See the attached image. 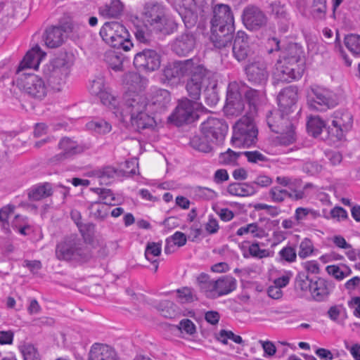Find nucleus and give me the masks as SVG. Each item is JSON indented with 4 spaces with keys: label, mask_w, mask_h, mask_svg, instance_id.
Instances as JSON below:
<instances>
[{
    "label": "nucleus",
    "mask_w": 360,
    "mask_h": 360,
    "mask_svg": "<svg viewBox=\"0 0 360 360\" xmlns=\"http://www.w3.org/2000/svg\"><path fill=\"white\" fill-rule=\"evenodd\" d=\"M210 70L198 58L169 63L163 69L161 80L164 84H177L181 77H187L186 90L188 96L199 100L202 86L207 79Z\"/></svg>",
    "instance_id": "nucleus-1"
},
{
    "label": "nucleus",
    "mask_w": 360,
    "mask_h": 360,
    "mask_svg": "<svg viewBox=\"0 0 360 360\" xmlns=\"http://www.w3.org/2000/svg\"><path fill=\"white\" fill-rule=\"evenodd\" d=\"M211 42L217 49L231 46L235 32L234 17L231 7L227 4H217L213 9L210 21Z\"/></svg>",
    "instance_id": "nucleus-2"
},
{
    "label": "nucleus",
    "mask_w": 360,
    "mask_h": 360,
    "mask_svg": "<svg viewBox=\"0 0 360 360\" xmlns=\"http://www.w3.org/2000/svg\"><path fill=\"white\" fill-rule=\"evenodd\" d=\"M121 106L120 113L122 117H130L131 126L138 131L152 129L155 124L153 117L145 112L147 108L146 98L144 96L134 94L131 97L126 95Z\"/></svg>",
    "instance_id": "nucleus-3"
},
{
    "label": "nucleus",
    "mask_w": 360,
    "mask_h": 360,
    "mask_svg": "<svg viewBox=\"0 0 360 360\" xmlns=\"http://www.w3.org/2000/svg\"><path fill=\"white\" fill-rule=\"evenodd\" d=\"M142 15L156 34L169 35L177 30L178 24L165 17V7L161 2L155 0L146 1L143 7Z\"/></svg>",
    "instance_id": "nucleus-4"
},
{
    "label": "nucleus",
    "mask_w": 360,
    "mask_h": 360,
    "mask_svg": "<svg viewBox=\"0 0 360 360\" xmlns=\"http://www.w3.org/2000/svg\"><path fill=\"white\" fill-rule=\"evenodd\" d=\"M56 257L61 261L84 263L89 261L91 254L82 239L76 235L65 236L56 247Z\"/></svg>",
    "instance_id": "nucleus-5"
},
{
    "label": "nucleus",
    "mask_w": 360,
    "mask_h": 360,
    "mask_svg": "<svg viewBox=\"0 0 360 360\" xmlns=\"http://www.w3.org/2000/svg\"><path fill=\"white\" fill-rule=\"evenodd\" d=\"M99 34L105 44L115 49L127 51L133 46L129 31L118 21L105 22Z\"/></svg>",
    "instance_id": "nucleus-6"
},
{
    "label": "nucleus",
    "mask_w": 360,
    "mask_h": 360,
    "mask_svg": "<svg viewBox=\"0 0 360 360\" xmlns=\"http://www.w3.org/2000/svg\"><path fill=\"white\" fill-rule=\"evenodd\" d=\"M258 130L253 120L243 116L233 127L231 143L235 148H248L257 140Z\"/></svg>",
    "instance_id": "nucleus-7"
},
{
    "label": "nucleus",
    "mask_w": 360,
    "mask_h": 360,
    "mask_svg": "<svg viewBox=\"0 0 360 360\" xmlns=\"http://www.w3.org/2000/svg\"><path fill=\"white\" fill-rule=\"evenodd\" d=\"M197 100L184 98L178 103L174 112L168 117V120L177 127L185 124H191L199 118L197 110L200 103Z\"/></svg>",
    "instance_id": "nucleus-8"
},
{
    "label": "nucleus",
    "mask_w": 360,
    "mask_h": 360,
    "mask_svg": "<svg viewBox=\"0 0 360 360\" xmlns=\"http://www.w3.org/2000/svg\"><path fill=\"white\" fill-rule=\"evenodd\" d=\"M307 103L311 110L324 112L338 104L337 95L328 89L316 86L311 88L307 96Z\"/></svg>",
    "instance_id": "nucleus-9"
},
{
    "label": "nucleus",
    "mask_w": 360,
    "mask_h": 360,
    "mask_svg": "<svg viewBox=\"0 0 360 360\" xmlns=\"http://www.w3.org/2000/svg\"><path fill=\"white\" fill-rule=\"evenodd\" d=\"M68 74L67 63L64 59L60 58H54L43 68L44 77L51 88L56 91H60L62 89Z\"/></svg>",
    "instance_id": "nucleus-10"
},
{
    "label": "nucleus",
    "mask_w": 360,
    "mask_h": 360,
    "mask_svg": "<svg viewBox=\"0 0 360 360\" xmlns=\"http://www.w3.org/2000/svg\"><path fill=\"white\" fill-rule=\"evenodd\" d=\"M245 101L240 82H230L227 87L224 112L230 115L238 116L245 110Z\"/></svg>",
    "instance_id": "nucleus-11"
},
{
    "label": "nucleus",
    "mask_w": 360,
    "mask_h": 360,
    "mask_svg": "<svg viewBox=\"0 0 360 360\" xmlns=\"http://www.w3.org/2000/svg\"><path fill=\"white\" fill-rule=\"evenodd\" d=\"M228 129V124L224 120L212 117H208L200 125L201 134L215 143L224 141Z\"/></svg>",
    "instance_id": "nucleus-12"
},
{
    "label": "nucleus",
    "mask_w": 360,
    "mask_h": 360,
    "mask_svg": "<svg viewBox=\"0 0 360 360\" xmlns=\"http://www.w3.org/2000/svg\"><path fill=\"white\" fill-rule=\"evenodd\" d=\"M133 63L138 70L151 72L160 67L161 56L154 49H144L135 54Z\"/></svg>",
    "instance_id": "nucleus-13"
},
{
    "label": "nucleus",
    "mask_w": 360,
    "mask_h": 360,
    "mask_svg": "<svg viewBox=\"0 0 360 360\" xmlns=\"http://www.w3.org/2000/svg\"><path fill=\"white\" fill-rule=\"evenodd\" d=\"M21 84L26 94L38 101L43 100L47 95L48 87L44 80L34 73H25Z\"/></svg>",
    "instance_id": "nucleus-14"
},
{
    "label": "nucleus",
    "mask_w": 360,
    "mask_h": 360,
    "mask_svg": "<svg viewBox=\"0 0 360 360\" xmlns=\"http://www.w3.org/2000/svg\"><path fill=\"white\" fill-rule=\"evenodd\" d=\"M242 21L245 27L250 31H257L267 24L265 13L255 5H248L243 11Z\"/></svg>",
    "instance_id": "nucleus-15"
},
{
    "label": "nucleus",
    "mask_w": 360,
    "mask_h": 360,
    "mask_svg": "<svg viewBox=\"0 0 360 360\" xmlns=\"http://www.w3.org/2000/svg\"><path fill=\"white\" fill-rule=\"evenodd\" d=\"M335 288V284L333 281L320 276H315L309 291L311 300L316 302H326Z\"/></svg>",
    "instance_id": "nucleus-16"
},
{
    "label": "nucleus",
    "mask_w": 360,
    "mask_h": 360,
    "mask_svg": "<svg viewBox=\"0 0 360 360\" xmlns=\"http://www.w3.org/2000/svg\"><path fill=\"white\" fill-rule=\"evenodd\" d=\"M278 111L292 119L291 115L298 109L297 88L290 86L282 89L278 95Z\"/></svg>",
    "instance_id": "nucleus-17"
},
{
    "label": "nucleus",
    "mask_w": 360,
    "mask_h": 360,
    "mask_svg": "<svg viewBox=\"0 0 360 360\" xmlns=\"http://www.w3.org/2000/svg\"><path fill=\"white\" fill-rule=\"evenodd\" d=\"M248 81L253 86L264 87L268 81L269 73L266 64L262 61L249 63L244 68Z\"/></svg>",
    "instance_id": "nucleus-18"
},
{
    "label": "nucleus",
    "mask_w": 360,
    "mask_h": 360,
    "mask_svg": "<svg viewBox=\"0 0 360 360\" xmlns=\"http://www.w3.org/2000/svg\"><path fill=\"white\" fill-rule=\"evenodd\" d=\"M234 58L238 62L245 61L250 54L249 37L245 32L239 30L233 38L231 44Z\"/></svg>",
    "instance_id": "nucleus-19"
},
{
    "label": "nucleus",
    "mask_w": 360,
    "mask_h": 360,
    "mask_svg": "<svg viewBox=\"0 0 360 360\" xmlns=\"http://www.w3.org/2000/svg\"><path fill=\"white\" fill-rule=\"evenodd\" d=\"M266 121L270 130L276 134H283V131L294 125L291 117L283 115L277 110L269 111L266 114Z\"/></svg>",
    "instance_id": "nucleus-20"
},
{
    "label": "nucleus",
    "mask_w": 360,
    "mask_h": 360,
    "mask_svg": "<svg viewBox=\"0 0 360 360\" xmlns=\"http://www.w3.org/2000/svg\"><path fill=\"white\" fill-rule=\"evenodd\" d=\"M195 46V34L191 32H185L176 37L172 49L176 55L186 56L194 50Z\"/></svg>",
    "instance_id": "nucleus-21"
},
{
    "label": "nucleus",
    "mask_w": 360,
    "mask_h": 360,
    "mask_svg": "<svg viewBox=\"0 0 360 360\" xmlns=\"http://www.w3.org/2000/svg\"><path fill=\"white\" fill-rule=\"evenodd\" d=\"M46 53L41 51L39 45H36L29 50L22 60L19 63L16 70V74L20 75L24 70L38 68L41 60L44 58Z\"/></svg>",
    "instance_id": "nucleus-22"
},
{
    "label": "nucleus",
    "mask_w": 360,
    "mask_h": 360,
    "mask_svg": "<svg viewBox=\"0 0 360 360\" xmlns=\"http://www.w3.org/2000/svg\"><path fill=\"white\" fill-rule=\"evenodd\" d=\"M171 101V95L169 91L160 89L156 90L147 106L155 112L162 113L166 110Z\"/></svg>",
    "instance_id": "nucleus-23"
},
{
    "label": "nucleus",
    "mask_w": 360,
    "mask_h": 360,
    "mask_svg": "<svg viewBox=\"0 0 360 360\" xmlns=\"http://www.w3.org/2000/svg\"><path fill=\"white\" fill-rule=\"evenodd\" d=\"M89 360H119L115 350L104 344L94 343L89 352Z\"/></svg>",
    "instance_id": "nucleus-24"
},
{
    "label": "nucleus",
    "mask_w": 360,
    "mask_h": 360,
    "mask_svg": "<svg viewBox=\"0 0 360 360\" xmlns=\"http://www.w3.org/2000/svg\"><path fill=\"white\" fill-rule=\"evenodd\" d=\"M58 148L62 152L55 156L57 160H62L83 153L85 150L82 145L77 144L70 138H63L58 143Z\"/></svg>",
    "instance_id": "nucleus-25"
},
{
    "label": "nucleus",
    "mask_w": 360,
    "mask_h": 360,
    "mask_svg": "<svg viewBox=\"0 0 360 360\" xmlns=\"http://www.w3.org/2000/svg\"><path fill=\"white\" fill-rule=\"evenodd\" d=\"M213 295L214 299L226 295L237 287L236 279L230 275L221 276L214 281Z\"/></svg>",
    "instance_id": "nucleus-26"
},
{
    "label": "nucleus",
    "mask_w": 360,
    "mask_h": 360,
    "mask_svg": "<svg viewBox=\"0 0 360 360\" xmlns=\"http://www.w3.org/2000/svg\"><path fill=\"white\" fill-rule=\"evenodd\" d=\"M276 70V75L277 79L282 82L290 83L293 81H297L303 75L300 73L299 68L297 70L290 68L286 64H284V62L278 60Z\"/></svg>",
    "instance_id": "nucleus-27"
},
{
    "label": "nucleus",
    "mask_w": 360,
    "mask_h": 360,
    "mask_svg": "<svg viewBox=\"0 0 360 360\" xmlns=\"http://www.w3.org/2000/svg\"><path fill=\"white\" fill-rule=\"evenodd\" d=\"M45 44L51 49L60 46L64 42L65 35L57 26L47 27L43 35Z\"/></svg>",
    "instance_id": "nucleus-28"
},
{
    "label": "nucleus",
    "mask_w": 360,
    "mask_h": 360,
    "mask_svg": "<svg viewBox=\"0 0 360 360\" xmlns=\"http://www.w3.org/2000/svg\"><path fill=\"white\" fill-rule=\"evenodd\" d=\"M147 79L135 72H128L122 76V83L133 91H141L147 84Z\"/></svg>",
    "instance_id": "nucleus-29"
},
{
    "label": "nucleus",
    "mask_w": 360,
    "mask_h": 360,
    "mask_svg": "<svg viewBox=\"0 0 360 360\" xmlns=\"http://www.w3.org/2000/svg\"><path fill=\"white\" fill-rule=\"evenodd\" d=\"M210 72L207 76V79L205 82V84L202 86L204 89L205 103L210 107L215 106L219 100V94L217 89V82L216 80H210Z\"/></svg>",
    "instance_id": "nucleus-30"
},
{
    "label": "nucleus",
    "mask_w": 360,
    "mask_h": 360,
    "mask_svg": "<svg viewBox=\"0 0 360 360\" xmlns=\"http://www.w3.org/2000/svg\"><path fill=\"white\" fill-rule=\"evenodd\" d=\"M52 184L44 182L32 186L28 191V198L32 201H38L53 195Z\"/></svg>",
    "instance_id": "nucleus-31"
},
{
    "label": "nucleus",
    "mask_w": 360,
    "mask_h": 360,
    "mask_svg": "<svg viewBox=\"0 0 360 360\" xmlns=\"http://www.w3.org/2000/svg\"><path fill=\"white\" fill-rule=\"evenodd\" d=\"M269 195L271 200L276 202H282L286 198H290L292 200H299L304 198V193L300 192L297 194H293L286 188H282L279 186L272 187L269 191Z\"/></svg>",
    "instance_id": "nucleus-32"
},
{
    "label": "nucleus",
    "mask_w": 360,
    "mask_h": 360,
    "mask_svg": "<svg viewBox=\"0 0 360 360\" xmlns=\"http://www.w3.org/2000/svg\"><path fill=\"white\" fill-rule=\"evenodd\" d=\"M124 7L120 0H111L110 4L99 8V13L107 18H117L122 15Z\"/></svg>",
    "instance_id": "nucleus-33"
},
{
    "label": "nucleus",
    "mask_w": 360,
    "mask_h": 360,
    "mask_svg": "<svg viewBox=\"0 0 360 360\" xmlns=\"http://www.w3.org/2000/svg\"><path fill=\"white\" fill-rule=\"evenodd\" d=\"M227 191L232 195L237 196H250L257 193L256 186L250 183H231L227 188Z\"/></svg>",
    "instance_id": "nucleus-34"
},
{
    "label": "nucleus",
    "mask_w": 360,
    "mask_h": 360,
    "mask_svg": "<svg viewBox=\"0 0 360 360\" xmlns=\"http://www.w3.org/2000/svg\"><path fill=\"white\" fill-rule=\"evenodd\" d=\"M326 127V122L318 115H311L307 122V130L309 135L317 138L325 131Z\"/></svg>",
    "instance_id": "nucleus-35"
},
{
    "label": "nucleus",
    "mask_w": 360,
    "mask_h": 360,
    "mask_svg": "<svg viewBox=\"0 0 360 360\" xmlns=\"http://www.w3.org/2000/svg\"><path fill=\"white\" fill-rule=\"evenodd\" d=\"M314 278H310L305 271H299L295 278L294 288L302 295L310 291Z\"/></svg>",
    "instance_id": "nucleus-36"
},
{
    "label": "nucleus",
    "mask_w": 360,
    "mask_h": 360,
    "mask_svg": "<svg viewBox=\"0 0 360 360\" xmlns=\"http://www.w3.org/2000/svg\"><path fill=\"white\" fill-rule=\"evenodd\" d=\"M196 281L200 290L205 293L207 298L214 299L213 292L215 281L211 280L210 276L207 274L202 272L198 276Z\"/></svg>",
    "instance_id": "nucleus-37"
},
{
    "label": "nucleus",
    "mask_w": 360,
    "mask_h": 360,
    "mask_svg": "<svg viewBox=\"0 0 360 360\" xmlns=\"http://www.w3.org/2000/svg\"><path fill=\"white\" fill-rule=\"evenodd\" d=\"M153 33L155 32L148 23L137 25L134 27V34L139 43L148 44L152 41Z\"/></svg>",
    "instance_id": "nucleus-38"
},
{
    "label": "nucleus",
    "mask_w": 360,
    "mask_h": 360,
    "mask_svg": "<svg viewBox=\"0 0 360 360\" xmlns=\"http://www.w3.org/2000/svg\"><path fill=\"white\" fill-rule=\"evenodd\" d=\"M301 59H305L303 56V50L297 44L290 45L286 51L283 53V56H280L278 61L282 62H293L299 61Z\"/></svg>",
    "instance_id": "nucleus-39"
},
{
    "label": "nucleus",
    "mask_w": 360,
    "mask_h": 360,
    "mask_svg": "<svg viewBox=\"0 0 360 360\" xmlns=\"http://www.w3.org/2000/svg\"><path fill=\"white\" fill-rule=\"evenodd\" d=\"M122 170L112 166H105L95 171L96 176L99 179L101 184L108 185L116 176H119Z\"/></svg>",
    "instance_id": "nucleus-40"
},
{
    "label": "nucleus",
    "mask_w": 360,
    "mask_h": 360,
    "mask_svg": "<svg viewBox=\"0 0 360 360\" xmlns=\"http://www.w3.org/2000/svg\"><path fill=\"white\" fill-rule=\"evenodd\" d=\"M333 122L348 132L352 127L353 117L352 114L345 111H336L334 112Z\"/></svg>",
    "instance_id": "nucleus-41"
},
{
    "label": "nucleus",
    "mask_w": 360,
    "mask_h": 360,
    "mask_svg": "<svg viewBox=\"0 0 360 360\" xmlns=\"http://www.w3.org/2000/svg\"><path fill=\"white\" fill-rule=\"evenodd\" d=\"M162 245L160 243L148 242L145 250V257L147 260L154 265V271L158 269V259H153L154 257H158L161 254Z\"/></svg>",
    "instance_id": "nucleus-42"
},
{
    "label": "nucleus",
    "mask_w": 360,
    "mask_h": 360,
    "mask_svg": "<svg viewBox=\"0 0 360 360\" xmlns=\"http://www.w3.org/2000/svg\"><path fill=\"white\" fill-rule=\"evenodd\" d=\"M212 143L210 140H208L205 137L204 135H195L190 139L191 146L200 152L210 153L212 150Z\"/></svg>",
    "instance_id": "nucleus-43"
},
{
    "label": "nucleus",
    "mask_w": 360,
    "mask_h": 360,
    "mask_svg": "<svg viewBox=\"0 0 360 360\" xmlns=\"http://www.w3.org/2000/svg\"><path fill=\"white\" fill-rule=\"evenodd\" d=\"M240 84L245 103H248L250 108L253 107L255 108L256 105L259 100V90L252 89L244 82H240Z\"/></svg>",
    "instance_id": "nucleus-44"
},
{
    "label": "nucleus",
    "mask_w": 360,
    "mask_h": 360,
    "mask_svg": "<svg viewBox=\"0 0 360 360\" xmlns=\"http://www.w3.org/2000/svg\"><path fill=\"white\" fill-rule=\"evenodd\" d=\"M250 233L253 238H262L265 236V231L263 228L259 227L257 223H251L241 226L236 231V235L242 236L243 235Z\"/></svg>",
    "instance_id": "nucleus-45"
},
{
    "label": "nucleus",
    "mask_w": 360,
    "mask_h": 360,
    "mask_svg": "<svg viewBox=\"0 0 360 360\" xmlns=\"http://www.w3.org/2000/svg\"><path fill=\"white\" fill-rule=\"evenodd\" d=\"M86 127L98 134H106L112 129L111 124L103 119H96L86 123Z\"/></svg>",
    "instance_id": "nucleus-46"
},
{
    "label": "nucleus",
    "mask_w": 360,
    "mask_h": 360,
    "mask_svg": "<svg viewBox=\"0 0 360 360\" xmlns=\"http://www.w3.org/2000/svg\"><path fill=\"white\" fill-rule=\"evenodd\" d=\"M325 132L326 136L323 139H329L333 142L341 141L345 136L346 133H347L333 121L330 125L326 126Z\"/></svg>",
    "instance_id": "nucleus-47"
},
{
    "label": "nucleus",
    "mask_w": 360,
    "mask_h": 360,
    "mask_svg": "<svg viewBox=\"0 0 360 360\" xmlns=\"http://www.w3.org/2000/svg\"><path fill=\"white\" fill-rule=\"evenodd\" d=\"M155 308L160 312V314L167 319H172L176 314V306L169 300L159 302Z\"/></svg>",
    "instance_id": "nucleus-48"
},
{
    "label": "nucleus",
    "mask_w": 360,
    "mask_h": 360,
    "mask_svg": "<svg viewBox=\"0 0 360 360\" xmlns=\"http://www.w3.org/2000/svg\"><path fill=\"white\" fill-rule=\"evenodd\" d=\"M106 61L109 67L115 71H121L123 69L124 56L116 51L107 53Z\"/></svg>",
    "instance_id": "nucleus-49"
},
{
    "label": "nucleus",
    "mask_w": 360,
    "mask_h": 360,
    "mask_svg": "<svg viewBox=\"0 0 360 360\" xmlns=\"http://www.w3.org/2000/svg\"><path fill=\"white\" fill-rule=\"evenodd\" d=\"M242 155V152H235L229 148L226 152L221 153L219 156V162L222 165H237V160Z\"/></svg>",
    "instance_id": "nucleus-50"
},
{
    "label": "nucleus",
    "mask_w": 360,
    "mask_h": 360,
    "mask_svg": "<svg viewBox=\"0 0 360 360\" xmlns=\"http://www.w3.org/2000/svg\"><path fill=\"white\" fill-rule=\"evenodd\" d=\"M106 205L103 202L101 204L100 201H96L91 202L88 209L96 219L103 220L108 214V209Z\"/></svg>",
    "instance_id": "nucleus-51"
},
{
    "label": "nucleus",
    "mask_w": 360,
    "mask_h": 360,
    "mask_svg": "<svg viewBox=\"0 0 360 360\" xmlns=\"http://www.w3.org/2000/svg\"><path fill=\"white\" fill-rule=\"evenodd\" d=\"M326 13V0H313L311 14L316 20H323Z\"/></svg>",
    "instance_id": "nucleus-52"
},
{
    "label": "nucleus",
    "mask_w": 360,
    "mask_h": 360,
    "mask_svg": "<svg viewBox=\"0 0 360 360\" xmlns=\"http://www.w3.org/2000/svg\"><path fill=\"white\" fill-rule=\"evenodd\" d=\"M278 261L280 262L292 263L296 261L297 252L294 247L287 245L283 248L278 254Z\"/></svg>",
    "instance_id": "nucleus-53"
},
{
    "label": "nucleus",
    "mask_w": 360,
    "mask_h": 360,
    "mask_svg": "<svg viewBox=\"0 0 360 360\" xmlns=\"http://www.w3.org/2000/svg\"><path fill=\"white\" fill-rule=\"evenodd\" d=\"M24 360H41L37 349L32 344H24L19 347Z\"/></svg>",
    "instance_id": "nucleus-54"
},
{
    "label": "nucleus",
    "mask_w": 360,
    "mask_h": 360,
    "mask_svg": "<svg viewBox=\"0 0 360 360\" xmlns=\"http://www.w3.org/2000/svg\"><path fill=\"white\" fill-rule=\"evenodd\" d=\"M271 12L276 18L281 22H287L289 19V14L284 5H281V2L275 1L270 5Z\"/></svg>",
    "instance_id": "nucleus-55"
},
{
    "label": "nucleus",
    "mask_w": 360,
    "mask_h": 360,
    "mask_svg": "<svg viewBox=\"0 0 360 360\" xmlns=\"http://www.w3.org/2000/svg\"><path fill=\"white\" fill-rule=\"evenodd\" d=\"M345 46L354 54H360V36L356 34H349L344 39Z\"/></svg>",
    "instance_id": "nucleus-56"
},
{
    "label": "nucleus",
    "mask_w": 360,
    "mask_h": 360,
    "mask_svg": "<svg viewBox=\"0 0 360 360\" xmlns=\"http://www.w3.org/2000/svg\"><path fill=\"white\" fill-rule=\"evenodd\" d=\"M181 13H179L181 16L185 27L187 29L193 27L198 22V14L195 11V9H191L188 11L182 10Z\"/></svg>",
    "instance_id": "nucleus-57"
},
{
    "label": "nucleus",
    "mask_w": 360,
    "mask_h": 360,
    "mask_svg": "<svg viewBox=\"0 0 360 360\" xmlns=\"http://www.w3.org/2000/svg\"><path fill=\"white\" fill-rule=\"evenodd\" d=\"M313 251L314 245L312 241L306 238L300 243L298 255L300 258L304 259L311 255Z\"/></svg>",
    "instance_id": "nucleus-58"
},
{
    "label": "nucleus",
    "mask_w": 360,
    "mask_h": 360,
    "mask_svg": "<svg viewBox=\"0 0 360 360\" xmlns=\"http://www.w3.org/2000/svg\"><path fill=\"white\" fill-rule=\"evenodd\" d=\"M176 327L181 333H186L189 335H193L196 333L195 325L188 319L181 320Z\"/></svg>",
    "instance_id": "nucleus-59"
},
{
    "label": "nucleus",
    "mask_w": 360,
    "mask_h": 360,
    "mask_svg": "<svg viewBox=\"0 0 360 360\" xmlns=\"http://www.w3.org/2000/svg\"><path fill=\"white\" fill-rule=\"evenodd\" d=\"M179 297L183 303H191L196 300L193 290L188 287H184L176 290Z\"/></svg>",
    "instance_id": "nucleus-60"
},
{
    "label": "nucleus",
    "mask_w": 360,
    "mask_h": 360,
    "mask_svg": "<svg viewBox=\"0 0 360 360\" xmlns=\"http://www.w3.org/2000/svg\"><path fill=\"white\" fill-rule=\"evenodd\" d=\"M294 125L292 127H289L288 130L283 131V134H279V142L281 144L284 146H288L295 141V133L294 130Z\"/></svg>",
    "instance_id": "nucleus-61"
},
{
    "label": "nucleus",
    "mask_w": 360,
    "mask_h": 360,
    "mask_svg": "<svg viewBox=\"0 0 360 360\" xmlns=\"http://www.w3.org/2000/svg\"><path fill=\"white\" fill-rule=\"evenodd\" d=\"M242 155H245L247 158L248 161L250 163L257 164L259 162H266L268 160L264 155L258 150L243 151L242 152Z\"/></svg>",
    "instance_id": "nucleus-62"
},
{
    "label": "nucleus",
    "mask_w": 360,
    "mask_h": 360,
    "mask_svg": "<svg viewBox=\"0 0 360 360\" xmlns=\"http://www.w3.org/2000/svg\"><path fill=\"white\" fill-rule=\"evenodd\" d=\"M101 103L107 105L108 107H112L114 109H116L118 105V101L117 98L113 96L111 94L105 91H103L98 96Z\"/></svg>",
    "instance_id": "nucleus-63"
},
{
    "label": "nucleus",
    "mask_w": 360,
    "mask_h": 360,
    "mask_svg": "<svg viewBox=\"0 0 360 360\" xmlns=\"http://www.w3.org/2000/svg\"><path fill=\"white\" fill-rule=\"evenodd\" d=\"M345 312V307L342 304H335L331 306L328 311L327 314L330 320L333 321L338 323V318L342 314V313Z\"/></svg>",
    "instance_id": "nucleus-64"
}]
</instances>
